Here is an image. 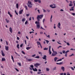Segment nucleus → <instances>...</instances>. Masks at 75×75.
<instances>
[{"instance_id": "f257e3e1", "label": "nucleus", "mask_w": 75, "mask_h": 75, "mask_svg": "<svg viewBox=\"0 0 75 75\" xmlns=\"http://www.w3.org/2000/svg\"><path fill=\"white\" fill-rule=\"evenodd\" d=\"M43 17V15H38L37 17V21H35V24H40V23L39 21H40V19H42Z\"/></svg>"}, {"instance_id": "f03ea898", "label": "nucleus", "mask_w": 75, "mask_h": 75, "mask_svg": "<svg viewBox=\"0 0 75 75\" xmlns=\"http://www.w3.org/2000/svg\"><path fill=\"white\" fill-rule=\"evenodd\" d=\"M28 3L27 4L28 6V7L31 8L32 7V4H31V2L30 1H28Z\"/></svg>"}, {"instance_id": "7ed1b4c3", "label": "nucleus", "mask_w": 75, "mask_h": 75, "mask_svg": "<svg viewBox=\"0 0 75 75\" xmlns=\"http://www.w3.org/2000/svg\"><path fill=\"white\" fill-rule=\"evenodd\" d=\"M53 53L52 54V56H55L57 54V52L53 51Z\"/></svg>"}, {"instance_id": "20e7f679", "label": "nucleus", "mask_w": 75, "mask_h": 75, "mask_svg": "<svg viewBox=\"0 0 75 75\" xmlns=\"http://www.w3.org/2000/svg\"><path fill=\"white\" fill-rule=\"evenodd\" d=\"M40 65V64L38 63H36L34 64V66L36 67H38L37 66H39Z\"/></svg>"}, {"instance_id": "39448f33", "label": "nucleus", "mask_w": 75, "mask_h": 75, "mask_svg": "<svg viewBox=\"0 0 75 75\" xmlns=\"http://www.w3.org/2000/svg\"><path fill=\"white\" fill-rule=\"evenodd\" d=\"M42 59H45V60H47V56L46 55H44L43 57H42Z\"/></svg>"}, {"instance_id": "423d86ee", "label": "nucleus", "mask_w": 75, "mask_h": 75, "mask_svg": "<svg viewBox=\"0 0 75 75\" xmlns=\"http://www.w3.org/2000/svg\"><path fill=\"white\" fill-rule=\"evenodd\" d=\"M26 59H27V61H33V60L32 59H28V58H26Z\"/></svg>"}, {"instance_id": "0eeeda50", "label": "nucleus", "mask_w": 75, "mask_h": 75, "mask_svg": "<svg viewBox=\"0 0 75 75\" xmlns=\"http://www.w3.org/2000/svg\"><path fill=\"white\" fill-rule=\"evenodd\" d=\"M37 25V28L39 29L40 28V24H36Z\"/></svg>"}, {"instance_id": "6e6552de", "label": "nucleus", "mask_w": 75, "mask_h": 75, "mask_svg": "<svg viewBox=\"0 0 75 75\" xmlns=\"http://www.w3.org/2000/svg\"><path fill=\"white\" fill-rule=\"evenodd\" d=\"M1 54H2V56H5V54L3 52V50H1Z\"/></svg>"}, {"instance_id": "1a4fd4ad", "label": "nucleus", "mask_w": 75, "mask_h": 75, "mask_svg": "<svg viewBox=\"0 0 75 75\" xmlns=\"http://www.w3.org/2000/svg\"><path fill=\"white\" fill-rule=\"evenodd\" d=\"M61 69L62 70H63V71H65L64 67H61Z\"/></svg>"}, {"instance_id": "9d476101", "label": "nucleus", "mask_w": 75, "mask_h": 75, "mask_svg": "<svg viewBox=\"0 0 75 75\" xmlns=\"http://www.w3.org/2000/svg\"><path fill=\"white\" fill-rule=\"evenodd\" d=\"M5 50L6 51H8V46H5Z\"/></svg>"}, {"instance_id": "9b49d317", "label": "nucleus", "mask_w": 75, "mask_h": 75, "mask_svg": "<svg viewBox=\"0 0 75 75\" xmlns=\"http://www.w3.org/2000/svg\"><path fill=\"white\" fill-rule=\"evenodd\" d=\"M32 69L34 71H38L37 69L36 68H35V69L34 68H33Z\"/></svg>"}, {"instance_id": "f8f14e48", "label": "nucleus", "mask_w": 75, "mask_h": 75, "mask_svg": "<svg viewBox=\"0 0 75 75\" xmlns=\"http://www.w3.org/2000/svg\"><path fill=\"white\" fill-rule=\"evenodd\" d=\"M74 7H71V9H69L70 11H74Z\"/></svg>"}, {"instance_id": "ddd939ff", "label": "nucleus", "mask_w": 75, "mask_h": 75, "mask_svg": "<svg viewBox=\"0 0 75 75\" xmlns=\"http://www.w3.org/2000/svg\"><path fill=\"white\" fill-rule=\"evenodd\" d=\"M9 31H10V32H11V33H12V28L11 27H10V28H9Z\"/></svg>"}, {"instance_id": "4468645a", "label": "nucleus", "mask_w": 75, "mask_h": 75, "mask_svg": "<svg viewBox=\"0 0 75 75\" xmlns=\"http://www.w3.org/2000/svg\"><path fill=\"white\" fill-rule=\"evenodd\" d=\"M58 25L57 26V27L58 28H59L60 29H61V28L60 27V23H58Z\"/></svg>"}, {"instance_id": "2eb2a0df", "label": "nucleus", "mask_w": 75, "mask_h": 75, "mask_svg": "<svg viewBox=\"0 0 75 75\" xmlns=\"http://www.w3.org/2000/svg\"><path fill=\"white\" fill-rule=\"evenodd\" d=\"M63 62H60L59 63H56V64H59V65H61L62 64H63Z\"/></svg>"}, {"instance_id": "dca6fc26", "label": "nucleus", "mask_w": 75, "mask_h": 75, "mask_svg": "<svg viewBox=\"0 0 75 75\" xmlns=\"http://www.w3.org/2000/svg\"><path fill=\"white\" fill-rule=\"evenodd\" d=\"M6 60V59L4 58H2V61H5Z\"/></svg>"}, {"instance_id": "f3484780", "label": "nucleus", "mask_w": 75, "mask_h": 75, "mask_svg": "<svg viewBox=\"0 0 75 75\" xmlns=\"http://www.w3.org/2000/svg\"><path fill=\"white\" fill-rule=\"evenodd\" d=\"M58 59V58L57 57H55L54 58V60L55 62H56L57 61V60Z\"/></svg>"}, {"instance_id": "a211bd4d", "label": "nucleus", "mask_w": 75, "mask_h": 75, "mask_svg": "<svg viewBox=\"0 0 75 75\" xmlns=\"http://www.w3.org/2000/svg\"><path fill=\"white\" fill-rule=\"evenodd\" d=\"M37 44H38V45H41L40 42H37Z\"/></svg>"}, {"instance_id": "6ab92c4d", "label": "nucleus", "mask_w": 75, "mask_h": 75, "mask_svg": "<svg viewBox=\"0 0 75 75\" xmlns=\"http://www.w3.org/2000/svg\"><path fill=\"white\" fill-rule=\"evenodd\" d=\"M30 48H32V47H27L26 48V50H29Z\"/></svg>"}, {"instance_id": "aec40b11", "label": "nucleus", "mask_w": 75, "mask_h": 75, "mask_svg": "<svg viewBox=\"0 0 75 75\" xmlns=\"http://www.w3.org/2000/svg\"><path fill=\"white\" fill-rule=\"evenodd\" d=\"M23 11V10H22L20 11H19V14H22Z\"/></svg>"}, {"instance_id": "412c9836", "label": "nucleus", "mask_w": 75, "mask_h": 75, "mask_svg": "<svg viewBox=\"0 0 75 75\" xmlns=\"http://www.w3.org/2000/svg\"><path fill=\"white\" fill-rule=\"evenodd\" d=\"M26 20V19L25 18H23L22 19V22H24Z\"/></svg>"}, {"instance_id": "4be33fe9", "label": "nucleus", "mask_w": 75, "mask_h": 75, "mask_svg": "<svg viewBox=\"0 0 75 75\" xmlns=\"http://www.w3.org/2000/svg\"><path fill=\"white\" fill-rule=\"evenodd\" d=\"M39 54H40V56H42V53L41 52H38Z\"/></svg>"}, {"instance_id": "5701e85b", "label": "nucleus", "mask_w": 75, "mask_h": 75, "mask_svg": "<svg viewBox=\"0 0 75 75\" xmlns=\"http://www.w3.org/2000/svg\"><path fill=\"white\" fill-rule=\"evenodd\" d=\"M53 70H56V67H54L53 68Z\"/></svg>"}, {"instance_id": "b1692460", "label": "nucleus", "mask_w": 75, "mask_h": 75, "mask_svg": "<svg viewBox=\"0 0 75 75\" xmlns=\"http://www.w3.org/2000/svg\"><path fill=\"white\" fill-rule=\"evenodd\" d=\"M44 40L46 42V43L47 44H48V43L49 42V41L48 40Z\"/></svg>"}, {"instance_id": "393cba45", "label": "nucleus", "mask_w": 75, "mask_h": 75, "mask_svg": "<svg viewBox=\"0 0 75 75\" xmlns=\"http://www.w3.org/2000/svg\"><path fill=\"white\" fill-rule=\"evenodd\" d=\"M39 57H40L39 56H36V57H35V58H37V59H39Z\"/></svg>"}, {"instance_id": "a878e982", "label": "nucleus", "mask_w": 75, "mask_h": 75, "mask_svg": "<svg viewBox=\"0 0 75 75\" xmlns=\"http://www.w3.org/2000/svg\"><path fill=\"white\" fill-rule=\"evenodd\" d=\"M48 48L45 47V48H44L43 49V50H48Z\"/></svg>"}, {"instance_id": "bb28decb", "label": "nucleus", "mask_w": 75, "mask_h": 75, "mask_svg": "<svg viewBox=\"0 0 75 75\" xmlns=\"http://www.w3.org/2000/svg\"><path fill=\"white\" fill-rule=\"evenodd\" d=\"M18 8V4H16V8Z\"/></svg>"}, {"instance_id": "cd10ccee", "label": "nucleus", "mask_w": 75, "mask_h": 75, "mask_svg": "<svg viewBox=\"0 0 75 75\" xmlns=\"http://www.w3.org/2000/svg\"><path fill=\"white\" fill-rule=\"evenodd\" d=\"M52 16L51 15V18H50V22H52Z\"/></svg>"}, {"instance_id": "c85d7f7f", "label": "nucleus", "mask_w": 75, "mask_h": 75, "mask_svg": "<svg viewBox=\"0 0 75 75\" xmlns=\"http://www.w3.org/2000/svg\"><path fill=\"white\" fill-rule=\"evenodd\" d=\"M62 61V59H60L57 61V62H58L59 61Z\"/></svg>"}, {"instance_id": "c756f323", "label": "nucleus", "mask_w": 75, "mask_h": 75, "mask_svg": "<svg viewBox=\"0 0 75 75\" xmlns=\"http://www.w3.org/2000/svg\"><path fill=\"white\" fill-rule=\"evenodd\" d=\"M25 8L26 9V10H28L27 6H25Z\"/></svg>"}, {"instance_id": "7c9ffc66", "label": "nucleus", "mask_w": 75, "mask_h": 75, "mask_svg": "<svg viewBox=\"0 0 75 75\" xmlns=\"http://www.w3.org/2000/svg\"><path fill=\"white\" fill-rule=\"evenodd\" d=\"M17 48H18V49H19V44L17 45Z\"/></svg>"}, {"instance_id": "2f4dec72", "label": "nucleus", "mask_w": 75, "mask_h": 75, "mask_svg": "<svg viewBox=\"0 0 75 75\" xmlns=\"http://www.w3.org/2000/svg\"><path fill=\"white\" fill-rule=\"evenodd\" d=\"M69 6H72V4H69Z\"/></svg>"}, {"instance_id": "473e14b6", "label": "nucleus", "mask_w": 75, "mask_h": 75, "mask_svg": "<svg viewBox=\"0 0 75 75\" xmlns=\"http://www.w3.org/2000/svg\"><path fill=\"white\" fill-rule=\"evenodd\" d=\"M18 65H19V66H21V64L20 63H18Z\"/></svg>"}, {"instance_id": "72a5a7b5", "label": "nucleus", "mask_w": 75, "mask_h": 75, "mask_svg": "<svg viewBox=\"0 0 75 75\" xmlns=\"http://www.w3.org/2000/svg\"><path fill=\"white\" fill-rule=\"evenodd\" d=\"M27 23H28V21H26L25 22V25H27Z\"/></svg>"}, {"instance_id": "f704fd0d", "label": "nucleus", "mask_w": 75, "mask_h": 75, "mask_svg": "<svg viewBox=\"0 0 75 75\" xmlns=\"http://www.w3.org/2000/svg\"><path fill=\"white\" fill-rule=\"evenodd\" d=\"M22 53L23 54H24V55L25 54V52L24 51H22Z\"/></svg>"}, {"instance_id": "c9c22d12", "label": "nucleus", "mask_w": 75, "mask_h": 75, "mask_svg": "<svg viewBox=\"0 0 75 75\" xmlns=\"http://www.w3.org/2000/svg\"><path fill=\"white\" fill-rule=\"evenodd\" d=\"M11 59H12V60L14 59L12 55H11Z\"/></svg>"}, {"instance_id": "e433bc0d", "label": "nucleus", "mask_w": 75, "mask_h": 75, "mask_svg": "<svg viewBox=\"0 0 75 75\" xmlns=\"http://www.w3.org/2000/svg\"><path fill=\"white\" fill-rule=\"evenodd\" d=\"M15 13H16V15H18V13H17V12L16 11H15Z\"/></svg>"}, {"instance_id": "4c0bfd02", "label": "nucleus", "mask_w": 75, "mask_h": 75, "mask_svg": "<svg viewBox=\"0 0 75 75\" xmlns=\"http://www.w3.org/2000/svg\"><path fill=\"white\" fill-rule=\"evenodd\" d=\"M46 36L48 38H50V35H48V36H47V35Z\"/></svg>"}, {"instance_id": "58836bf2", "label": "nucleus", "mask_w": 75, "mask_h": 75, "mask_svg": "<svg viewBox=\"0 0 75 75\" xmlns=\"http://www.w3.org/2000/svg\"><path fill=\"white\" fill-rule=\"evenodd\" d=\"M30 67L33 68L34 67V66L33 65H31L30 66Z\"/></svg>"}, {"instance_id": "ea45409f", "label": "nucleus", "mask_w": 75, "mask_h": 75, "mask_svg": "<svg viewBox=\"0 0 75 75\" xmlns=\"http://www.w3.org/2000/svg\"><path fill=\"white\" fill-rule=\"evenodd\" d=\"M46 70L47 71H49L50 70V69L48 68H46Z\"/></svg>"}, {"instance_id": "a19ab883", "label": "nucleus", "mask_w": 75, "mask_h": 75, "mask_svg": "<svg viewBox=\"0 0 75 75\" xmlns=\"http://www.w3.org/2000/svg\"><path fill=\"white\" fill-rule=\"evenodd\" d=\"M71 69H72V70L74 71V68L73 67H71Z\"/></svg>"}, {"instance_id": "79ce46f5", "label": "nucleus", "mask_w": 75, "mask_h": 75, "mask_svg": "<svg viewBox=\"0 0 75 75\" xmlns=\"http://www.w3.org/2000/svg\"><path fill=\"white\" fill-rule=\"evenodd\" d=\"M39 1V0H34V1L35 2H37Z\"/></svg>"}, {"instance_id": "37998d69", "label": "nucleus", "mask_w": 75, "mask_h": 75, "mask_svg": "<svg viewBox=\"0 0 75 75\" xmlns=\"http://www.w3.org/2000/svg\"><path fill=\"white\" fill-rule=\"evenodd\" d=\"M67 44L68 45V46H69L70 45L69 43V42H67Z\"/></svg>"}, {"instance_id": "c03bdc74", "label": "nucleus", "mask_w": 75, "mask_h": 75, "mask_svg": "<svg viewBox=\"0 0 75 75\" xmlns=\"http://www.w3.org/2000/svg\"><path fill=\"white\" fill-rule=\"evenodd\" d=\"M62 52L63 53H64V54H65V51H64V50H63V51H62Z\"/></svg>"}, {"instance_id": "a18cd8bd", "label": "nucleus", "mask_w": 75, "mask_h": 75, "mask_svg": "<svg viewBox=\"0 0 75 75\" xmlns=\"http://www.w3.org/2000/svg\"><path fill=\"white\" fill-rule=\"evenodd\" d=\"M42 72H37V74H42Z\"/></svg>"}, {"instance_id": "49530a36", "label": "nucleus", "mask_w": 75, "mask_h": 75, "mask_svg": "<svg viewBox=\"0 0 75 75\" xmlns=\"http://www.w3.org/2000/svg\"><path fill=\"white\" fill-rule=\"evenodd\" d=\"M53 5H50V7H51L52 8V7H53Z\"/></svg>"}, {"instance_id": "de8ad7c7", "label": "nucleus", "mask_w": 75, "mask_h": 75, "mask_svg": "<svg viewBox=\"0 0 75 75\" xmlns=\"http://www.w3.org/2000/svg\"><path fill=\"white\" fill-rule=\"evenodd\" d=\"M73 55H74V54H72L71 55H69V57H71Z\"/></svg>"}, {"instance_id": "09e8293b", "label": "nucleus", "mask_w": 75, "mask_h": 75, "mask_svg": "<svg viewBox=\"0 0 75 75\" xmlns=\"http://www.w3.org/2000/svg\"><path fill=\"white\" fill-rule=\"evenodd\" d=\"M42 10H43V12L45 13V12H46V10H45V9H43Z\"/></svg>"}, {"instance_id": "8fccbe9b", "label": "nucleus", "mask_w": 75, "mask_h": 75, "mask_svg": "<svg viewBox=\"0 0 75 75\" xmlns=\"http://www.w3.org/2000/svg\"><path fill=\"white\" fill-rule=\"evenodd\" d=\"M32 33H34V32L33 31L29 32V33L30 34H31Z\"/></svg>"}, {"instance_id": "3c124183", "label": "nucleus", "mask_w": 75, "mask_h": 75, "mask_svg": "<svg viewBox=\"0 0 75 75\" xmlns=\"http://www.w3.org/2000/svg\"><path fill=\"white\" fill-rule=\"evenodd\" d=\"M23 44H22L21 45H20V47H22V46H23Z\"/></svg>"}, {"instance_id": "603ef678", "label": "nucleus", "mask_w": 75, "mask_h": 75, "mask_svg": "<svg viewBox=\"0 0 75 75\" xmlns=\"http://www.w3.org/2000/svg\"><path fill=\"white\" fill-rule=\"evenodd\" d=\"M69 52V50H67L65 52V53H68V52Z\"/></svg>"}, {"instance_id": "864d4df0", "label": "nucleus", "mask_w": 75, "mask_h": 75, "mask_svg": "<svg viewBox=\"0 0 75 75\" xmlns=\"http://www.w3.org/2000/svg\"><path fill=\"white\" fill-rule=\"evenodd\" d=\"M67 53H65V56L66 57H67Z\"/></svg>"}, {"instance_id": "5fc2aeb1", "label": "nucleus", "mask_w": 75, "mask_h": 75, "mask_svg": "<svg viewBox=\"0 0 75 75\" xmlns=\"http://www.w3.org/2000/svg\"><path fill=\"white\" fill-rule=\"evenodd\" d=\"M37 11L38 12V13H40V10H37Z\"/></svg>"}, {"instance_id": "6e6d98bb", "label": "nucleus", "mask_w": 75, "mask_h": 75, "mask_svg": "<svg viewBox=\"0 0 75 75\" xmlns=\"http://www.w3.org/2000/svg\"><path fill=\"white\" fill-rule=\"evenodd\" d=\"M15 70H16V71H19V70L16 68H15Z\"/></svg>"}, {"instance_id": "4d7b16f0", "label": "nucleus", "mask_w": 75, "mask_h": 75, "mask_svg": "<svg viewBox=\"0 0 75 75\" xmlns=\"http://www.w3.org/2000/svg\"><path fill=\"white\" fill-rule=\"evenodd\" d=\"M72 15L74 16H75V13H72Z\"/></svg>"}, {"instance_id": "13d9d810", "label": "nucleus", "mask_w": 75, "mask_h": 75, "mask_svg": "<svg viewBox=\"0 0 75 75\" xmlns=\"http://www.w3.org/2000/svg\"><path fill=\"white\" fill-rule=\"evenodd\" d=\"M31 17H30V18H29V20L30 21H31Z\"/></svg>"}, {"instance_id": "bf43d9fd", "label": "nucleus", "mask_w": 75, "mask_h": 75, "mask_svg": "<svg viewBox=\"0 0 75 75\" xmlns=\"http://www.w3.org/2000/svg\"><path fill=\"white\" fill-rule=\"evenodd\" d=\"M25 37H26V38L27 39V40H29V38H28L27 36H26Z\"/></svg>"}, {"instance_id": "052dcab7", "label": "nucleus", "mask_w": 75, "mask_h": 75, "mask_svg": "<svg viewBox=\"0 0 75 75\" xmlns=\"http://www.w3.org/2000/svg\"><path fill=\"white\" fill-rule=\"evenodd\" d=\"M6 45H8V42L7 41H6Z\"/></svg>"}, {"instance_id": "680f3d73", "label": "nucleus", "mask_w": 75, "mask_h": 75, "mask_svg": "<svg viewBox=\"0 0 75 75\" xmlns=\"http://www.w3.org/2000/svg\"><path fill=\"white\" fill-rule=\"evenodd\" d=\"M45 21V19H43V23H44Z\"/></svg>"}, {"instance_id": "e2e57ef3", "label": "nucleus", "mask_w": 75, "mask_h": 75, "mask_svg": "<svg viewBox=\"0 0 75 75\" xmlns=\"http://www.w3.org/2000/svg\"><path fill=\"white\" fill-rule=\"evenodd\" d=\"M20 39L18 37H17V40H19Z\"/></svg>"}, {"instance_id": "0e129e2a", "label": "nucleus", "mask_w": 75, "mask_h": 75, "mask_svg": "<svg viewBox=\"0 0 75 75\" xmlns=\"http://www.w3.org/2000/svg\"><path fill=\"white\" fill-rule=\"evenodd\" d=\"M36 55V54H34L33 55H32V57H34Z\"/></svg>"}, {"instance_id": "69168bd1", "label": "nucleus", "mask_w": 75, "mask_h": 75, "mask_svg": "<svg viewBox=\"0 0 75 75\" xmlns=\"http://www.w3.org/2000/svg\"><path fill=\"white\" fill-rule=\"evenodd\" d=\"M70 50H75V49H74V50H73V49L72 48V49H70Z\"/></svg>"}, {"instance_id": "338daca9", "label": "nucleus", "mask_w": 75, "mask_h": 75, "mask_svg": "<svg viewBox=\"0 0 75 75\" xmlns=\"http://www.w3.org/2000/svg\"><path fill=\"white\" fill-rule=\"evenodd\" d=\"M9 16H10V17H11V18H12V15L11 14L9 15Z\"/></svg>"}, {"instance_id": "774afa93", "label": "nucleus", "mask_w": 75, "mask_h": 75, "mask_svg": "<svg viewBox=\"0 0 75 75\" xmlns=\"http://www.w3.org/2000/svg\"><path fill=\"white\" fill-rule=\"evenodd\" d=\"M60 75H63V73H61L60 74Z\"/></svg>"}]
</instances>
